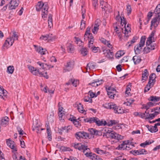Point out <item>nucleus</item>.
Returning a JSON list of instances; mask_svg holds the SVG:
<instances>
[{"mask_svg":"<svg viewBox=\"0 0 160 160\" xmlns=\"http://www.w3.org/2000/svg\"><path fill=\"white\" fill-rule=\"evenodd\" d=\"M87 68L86 69L87 70L88 69V68L89 69H94L96 67V64L94 62H90L88 63L87 66Z\"/></svg>","mask_w":160,"mask_h":160,"instance_id":"obj_27","label":"nucleus"},{"mask_svg":"<svg viewBox=\"0 0 160 160\" xmlns=\"http://www.w3.org/2000/svg\"><path fill=\"white\" fill-rule=\"evenodd\" d=\"M95 123L98 126H102L103 125V121L102 120H100L98 118L96 122Z\"/></svg>","mask_w":160,"mask_h":160,"instance_id":"obj_42","label":"nucleus"},{"mask_svg":"<svg viewBox=\"0 0 160 160\" xmlns=\"http://www.w3.org/2000/svg\"><path fill=\"white\" fill-rule=\"evenodd\" d=\"M8 121V118L7 117H5L3 118H2L1 120V125H4L7 124Z\"/></svg>","mask_w":160,"mask_h":160,"instance_id":"obj_32","label":"nucleus"},{"mask_svg":"<svg viewBox=\"0 0 160 160\" xmlns=\"http://www.w3.org/2000/svg\"><path fill=\"white\" fill-rule=\"evenodd\" d=\"M47 37L48 38V41H53L55 39V37L52 36V34H49L47 35Z\"/></svg>","mask_w":160,"mask_h":160,"instance_id":"obj_38","label":"nucleus"},{"mask_svg":"<svg viewBox=\"0 0 160 160\" xmlns=\"http://www.w3.org/2000/svg\"><path fill=\"white\" fill-rule=\"evenodd\" d=\"M155 11L159 14L160 13V4L158 5L155 9Z\"/></svg>","mask_w":160,"mask_h":160,"instance_id":"obj_62","label":"nucleus"},{"mask_svg":"<svg viewBox=\"0 0 160 160\" xmlns=\"http://www.w3.org/2000/svg\"><path fill=\"white\" fill-rule=\"evenodd\" d=\"M69 120L72 121L74 125L77 128H79L81 126V124L79 121H77L75 117H73L72 118H70Z\"/></svg>","mask_w":160,"mask_h":160,"instance_id":"obj_16","label":"nucleus"},{"mask_svg":"<svg viewBox=\"0 0 160 160\" xmlns=\"http://www.w3.org/2000/svg\"><path fill=\"white\" fill-rule=\"evenodd\" d=\"M146 38L145 36L142 37L140 42L139 44H137L134 47V51L136 54L140 53L142 47L144 46Z\"/></svg>","mask_w":160,"mask_h":160,"instance_id":"obj_4","label":"nucleus"},{"mask_svg":"<svg viewBox=\"0 0 160 160\" xmlns=\"http://www.w3.org/2000/svg\"><path fill=\"white\" fill-rule=\"evenodd\" d=\"M96 152L98 154L102 155V154L104 153V151L100 149L99 148H96Z\"/></svg>","mask_w":160,"mask_h":160,"instance_id":"obj_51","label":"nucleus"},{"mask_svg":"<svg viewBox=\"0 0 160 160\" xmlns=\"http://www.w3.org/2000/svg\"><path fill=\"white\" fill-rule=\"evenodd\" d=\"M101 21L99 19H98L95 21V25L96 26L99 27L100 25Z\"/></svg>","mask_w":160,"mask_h":160,"instance_id":"obj_64","label":"nucleus"},{"mask_svg":"<svg viewBox=\"0 0 160 160\" xmlns=\"http://www.w3.org/2000/svg\"><path fill=\"white\" fill-rule=\"evenodd\" d=\"M48 21V27L51 28L52 26V15L51 14H49Z\"/></svg>","mask_w":160,"mask_h":160,"instance_id":"obj_24","label":"nucleus"},{"mask_svg":"<svg viewBox=\"0 0 160 160\" xmlns=\"http://www.w3.org/2000/svg\"><path fill=\"white\" fill-rule=\"evenodd\" d=\"M62 127V131L63 132L67 133L68 132L69 130L72 129V127L70 126H68L67 127Z\"/></svg>","mask_w":160,"mask_h":160,"instance_id":"obj_29","label":"nucleus"},{"mask_svg":"<svg viewBox=\"0 0 160 160\" xmlns=\"http://www.w3.org/2000/svg\"><path fill=\"white\" fill-rule=\"evenodd\" d=\"M116 135H117V133L113 131L108 130V131H107L106 133H104L103 137H106L107 138L116 139Z\"/></svg>","mask_w":160,"mask_h":160,"instance_id":"obj_5","label":"nucleus"},{"mask_svg":"<svg viewBox=\"0 0 160 160\" xmlns=\"http://www.w3.org/2000/svg\"><path fill=\"white\" fill-rule=\"evenodd\" d=\"M16 32L14 31L13 32V35L12 37L8 38L6 40L5 42L2 46V48L5 49V48H7L10 45V46L12 45L14 42V41L16 40H18V36L16 33Z\"/></svg>","mask_w":160,"mask_h":160,"instance_id":"obj_3","label":"nucleus"},{"mask_svg":"<svg viewBox=\"0 0 160 160\" xmlns=\"http://www.w3.org/2000/svg\"><path fill=\"white\" fill-rule=\"evenodd\" d=\"M152 50L149 47V46H147L144 48L143 51L144 53H148L150 52Z\"/></svg>","mask_w":160,"mask_h":160,"instance_id":"obj_43","label":"nucleus"},{"mask_svg":"<svg viewBox=\"0 0 160 160\" xmlns=\"http://www.w3.org/2000/svg\"><path fill=\"white\" fill-rule=\"evenodd\" d=\"M100 6L101 7L102 10L107 11L108 8L110 7V6L108 4L107 2H104L103 0L100 2Z\"/></svg>","mask_w":160,"mask_h":160,"instance_id":"obj_13","label":"nucleus"},{"mask_svg":"<svg viewBox=\"0 0 160 160\" xmlns=\"http://www.w3.org/2000/svg\"><path fill=\"white\" fill-rule=\"evenodd\" d=\"M74 62L73 60H70L65 65L64 72H69L72 70L74 67Z\"/></svg>","mask_w":160,"mask_h":160,"instance_id":"obj_6","label":"nucleus"},{"mask_svg":"<svg viewBox=\"0 0 160 160\" xmlns=\"http://www.w3.org/2000/svg\"><path fill=\"white\" fill-rule=\"evenodd\" d=\"M81 54L83 56H85L87 54L88 51L85 48H82L80 50Z\"/></svg>","mask_w":160,"mask_h":160,"instance_id":"obj_41","label":"nucleus"},{"mask_svg":"<svg viewBox=\"0 0 160 160\" xmlns=\"http://www.w3.org/2000/svg\"><path fill=\"white\" fill-rule=\"evenodd\" d=\"M117 110L118 112L116 113L118 114H122L124 112L122 108L119 106H118V109H117Z\"/></svg>","mask_w":160,"mask_h":160,"instance_id":"obj_53","label":"nucleus"},{"mask_svg":"<svg viewBox=\"0 0 160 160\" xmlns=\"http://www.w3.org/2000/svg\"><path fill=\"white\" fill-rule=\"evenodd\" d=\"M148 72L147 69L144 71V73L142 74V80H146L147 79L148 75Z\"/></svg>","mask_w":160,"mask_h":160,"instance_id":"obj_22","label":"nucleus"},{"mask_svg":"<svg viewBox=\"0 0 160 160\" xmlns=\"http://www.w3.org/2000/svg\"><path fill=\"white\" fill-rule=\"evenodd\" d=\"M14 71V68L13 66H8L7 69V72L10 74H12Z\"/></svg>","mask_w":160,"mask_h":160,"instance_id":"obj_30","label":"nucleus"},{"mask_svg":"<svg viewBox=\"0 0 160 160\" xmlns=\"http://www.w3.org/2000/svg\"><path fill=\"white\" fill-rule=\"evenodd\" d=\"M156 78V74L154 73H152L150 75L149 80H155Z\"/></svg>","mask_w":160,"mask_h":160,"instance_id":"obj_46","label":"nucleus"},{"mask_svg":"<svg viewBox=\"0 0 160 160\" xmlns=\"http://www.w3.org/2000/svg\"><path fill=\"white\" fill-rule=\"evenodd\" d=\"M132 59L135 64L139 63L141 61V57L137 55L134 56Z\"/></svg>","mask_w":160,"mask_h":160,"instance_id":"obj_19","label":"nucleus"},{"mask_svg":"<svg viewBox=\"0 0 160 160\" xmlns=\"http://www.w3.org/2000/svg\"><path fill=\"white\" fill-rule=\"evenodd\" d=\"M131 85L130 83H129V84L127 85V88L126 89L125 92V94H127L128 95H129V94L130 93V91H131L130 87H131Z\"/></svg>","mask_w":160,"mask_h":160,"instance_id":"obj_35","label":"nucleus"},{"mask_svg":"<svg viewBox=\"0 0 160 160\" xmlns=\"http://www.w3.org/2000/svg\"><path fill=\"white\" fill-rule=\"evenodd\" d=\"M83 109V105L81 103H79V104L78 105V109L79 112L82 113H83V112L85 111Z\"/></svg>","mask_w":160,"mask_h":160,"instance_id":"obj_33","label":"nucleus"},{"mask_svg":"<svg viewBox=\"0 0 160 160\" xmlns=\"http://www.w3.org/2000/svg\"><path fill=\"white\" fill-rule=\"evenodd\" d=\"M121 20V24L123 26V25H126V19L124 17H120Z\"/></svg>","mask_w":160,"mask_h":160,"instance_id":"obj_55","label":"nucleus"},{"mask_svg":"<svg viewBox=\"0 0 160 160\" xmlns=\"http://www.w3.org/2000/svg\"><path fill=\"white\" fill-rule=\"evenodd\" d=\"M0 90L2 92L3 97H5L7 96V91L4 90L3 88L1 86H0Z\"/></svg>","mask_w":160,"mask_h":160,"instance_id":"obj_44","label":"nucleus"},{"mask_svg":"<svg viewBox=\"0 0 160 160\" xmlns=\"http://www.w3.org/2000/svg\"><path fill=\"white\" fill-rule=\"evenodd\" d=\"M88 93L90 94V98H93L94 97H96L97 96L96 95V94L95 93L93 92L92 91H90Z\"/></svg>","mask_w":160,"mask_h":160,"instance_id":"obj_60","label":"nucleus"},{"mask_svg":"<svg viewBox=\"0 0 160 160\" xmlns=\"http://www.w3.org/2000/svg\"><path fill=\"white\" fill-rule=\"evenodd\" d=\"M27 66L30 71L33 75H38L40 74V72H39V69H36L31 65H28Z\"/></svg>","mask_w":160,"mask_h":160,"instance_id":"obj_9","label":"nucleus"},{"mask_svg":"<svg viewBox=\"0 0 160 160\" xmlns=\"http://www.w3.org/2000/svg\"><path fill=\"white\" fill-rule=\"evenodd\" d=\"M84 101L85 102H89L90 103H92V99L89 96H88L87 98H84Z\"/></svg>","mask_w":160,"mask_h":160,"instance_id":"obj_59","label":"nucleus"},{"mask_svg":"<svg viewBox=\"0 0 160 160\" xmlns=\"http://www.w3.org/2000/svg\"><path fill=\"white\" fill-rule=\"evenodd\" d=\"M115 92H110L107 93V94L108 97L112 99H114V96L116 95L114 93Z\"/></svg>","mask_w":160,"mask_h":160,"instance_id":"obj_48","label":"nucleus"},{"mask_svg":"<svg viewBox=\"0 0 160 160\" xmlns=\"http://www.w3.org/2000/svg\"><path fill=\"white\" fill-rule=\"evenodd\" d=\"M126 25H125L124 26V32H123V30H122V32L125 34V35H126V34H128L129 32H130L131 28L129 26V25H127V27H126ZM122 30H123V28H122Z\"/></svg>","mask_w":160,"mask_h":160,"instance_id":"obj_25","label":"nucleus"},{"mask_svg":"<svg viewBox=\"0 0 160 160\" xmlns=\"http://www.w3.org/2000/svg\"><path fill=\"white\" fill-rule=\"evenodd\" d=\"M155 81H149L148 84L145 88V92H147L150 90V88L153 86L155 83Z\"/></svg>","mask_w":160,"mask_h":160,"instance_id":"obj_12","label":"nucleus"},{"mask_svg":"<svg viewBox=\"0 0 160 160\" xmlns=\"http://www.w3.org/2000/svg\"><path fill=\"white\" fill-rule=\"evenodd\" d=\"M74 38L76 40L75 42H76L77 44H78L80 42L81 44V45H82V42L79 38L75 37Z\"/></svg>","mask_w":160,"mask_h":160,"instance_id":"obj_61","label":"nucleus"},{"mask_svg":"<svg viewBox=\"0 0 160 160\" xmlns=\"http://www.w3.org/2000/svg\"><path fill=\"white\" fill-rule=\"evenodd\" d=\"M111 123L109 124V126H111L113 125H115L117 124L118 122H117L115 120H111L110 121Z\"/></svg>","mask_w":160,"mask_h":160,"instance_id":"obj_63","label":"nucleus"},{"mask_svg":"<svg viewBox=\"0 0 160 160\" xmlns=\"http://www.w3.org/2000/svg\"><path fill=\"white\" fill-rule=\"evenodd\" d=\"M88 131L92 135L98 136L102 135V132L100 131L97 130L95 129L91 128L88 129Z\"/></svg>","mask_w":160,"mask_h":160,"instance_id":"obj_11","label":"nucleus"},{"mask_svg":"<svg viewBox=\"0 0 160 160\" xmlns=\"http://www.w3.org/2000/svg\"><path fill=\"white\" fill-rule=\"evenodd\" d=\"M6 143L7 145L13 150L12 152H16L17 151V146L15 142L11 140L10 138L7 140Z\"/></svg>","mask_w":160,"mask_h":160,"instance_id":"obj_8","label":"nucleus"},{"mask_svg":"<svg viewBox=\"0 0 160 160\" xmlns=\"http://www.w3.org/2000/svg\"><path fill=\"white\" fill-rule=\"evenodd\" d=\"M138 38L136 36L134 37L132 39L131 41L130 42H128L126 44V46H128V48H129L132 46V44L136 42V41L137 40Z\"/></svg>","mask_w":160,"mask_h":160,"instance_id":"obj_26","label":"nucleus"},{"mask_svg":"<svg viewBox=\"0 0 160 160\" xmlns=\"http://www.w3.org/2000/svg\"><path fill=\"white\" fill-rule=\"evenodd\" d=\"M124 52L123 51H120L118 52L115 54V57L117 58H119L123 55Z\"/></svg>","mask_w":160,"mask_h":160,"instance_id":"obj_34","label":"nucleus"},{"mask_svg":"<svg viewBox=\"0 0 160 160\" xmlns=\"http://www.w3.org/2000/svg\"><path fill=\"white\" fill-rule=\"evenodd\" d=\"M18 131L19 132V134L21 135H23L24 134H26L23 131L22 129L19 126L17 127Z\"/></svg>","mask_w":160,"mask_h":160,"instance_id":"obj_39","label":"nucleus"},{"mask_svg":"<svg viewBox=\"0 0 160 160\" xmlns=\"http://www.w3.org/2000/svg\"><path fill=\"white\" fill-rule=\"evenodd\" d=\"M155 31H153L149 37L148 38L146 41L147 44H150V43H152V42L155 41V39L154 38Z\"/></svg>","mask_w":160,"mask_h":160,"instance_id":"obj_10","label":"nucleus"},{"mask_svg":"<svg viewBox=\"0 0 160 160\" xmlns=\"http://www.w3.org/2000/svg\"><path fill=\"white\" fill-rule=\"evenodd\" d=\"M110 109H112L114 110V112L115 113L117 112V109H118V106L115 104L112 103Z\"/></svg>","mask_w":160,"mask_h":160,"instance_id":"obj_31","label":"nucleus"},{"mask_svg":"<svg viewBox=\"0 0 160 160\" xmlns=\"http://www.w3.org/2000/svg\"><path fill=\"white\" fill-rule=\"evenodd\" d=\"M37 63L41 67V68L43 69H45L46 68V64H45L42 62H38Z\"/></svg>","mask_w":160,"mask_h":160,"instance_id":"obj_47","label":"nucleus"},{"mask_svg":"<svg viewBox=\"0 0 160 160\" xmlns=\"http://www.w3.org/2000/svg\"><path fill=\"white\" fill-rule=\"evenodd\" d=\"M158 17H156L155 18H153L151 22V27H152V26L153 25H154L155 22L157 21V19H158Z\"/></svg>","mask_w":160,"mask_h":160,"instance_id":"obj_56","label":"nucleus"},{"mask_svg":"<svg viewBox=\"0 0 160 160\" xmlns=\"http://www.w3.org/2000/svg\"><path fill=\"white\" fill-rule=\"evenodd\" d=\"M90 27H88L87 28V30L85 33L89 34V35H90V38H92V37H93L92 36V34L90 33Z\"/></svg>","mask_w":160,"mask_h":160,"instance_id":"obj_52","label":"nucleus"},{"mask_svg":"<svg viewBox=\"0 0 160 160\" xmlns=\"http://www.w3.org/2000/svg\"><path fill=\"white\" fill-rule=\"evenodd\" d=\"M36 8L38 11H41L42 18H46L47 17L48 6L47 2L43 3L42 1L38 2L36 6Z\"/></svg>","mask_w":160,"mask_h":160,"instance_id":"obj_2","label":"nucleus"},{"mask_svg":"<svg viewBox=\"0 0 160 160\" xmlns=\"http://www.w3.org/2000/svg\"><path fill=\"white\" fill-rule=\"evenodd\" d=\"M97 118H98L96 117H91L84 119L83 120L85 122H89L90 123H95Z\"/></svg>","mask_w":160,"mask_h":160,"instance_id":"obj_15","label":"nucleus"},{"mask_svg":"<svg viewBox=\"0 0 160 160\" xmlns=\"http://www.w3.org/2000/svg\"><path fill=\"white\" fill-rule=\"evenodd\" d=\"M146 45L147 46H149L151 50H153L155 49V46H156V45L155 44H153L152 43H150V44H147L146 43Z\"/></svg>","mask_w":160,"mask_h":160,"instance_id":"obj_49","label":"nucleus"},{"mask_svg":"<svg viewBox=\"0 0 160 160\" xmlns=\"http://www.w3.org/2000/svg\"><path fill=\"white\" fill-rule=\"evenodd\" d=\"M106 89L107 93H108L109 92H116V89L113 88L111 87H109L108 88L106 87Z\"/></svg>","mask_w":160,"mask_h":160,"instance_id":"obj_40","label":"nucleus"},{"mask_svg":"<svg viewBox=\"0 0 160 160\" xmlns=\"http://www.w3.org/2000/svg\"><path fill=\"white\" fill-rule=\"evenodd\" d=\"M9 3L11 5L9 8L11 10L15 9L18 5V3L17 2L16 0H11Z\"/></svg>","mask_w":160,"mask_h":160,"instance_id":"obj_17","label":"nucleus"},{"mask_svg":"<svg viewBox=\"0 0 160 160\" xmlns=\"http://www.w3.org/2000/svg\"><path fill=\"white\" fill-rule=\"evenodd\" d=\"M126 10L127 11V14L128 16L130 15L132 12V9L131 6L129 5H127Z\"/></svg>","mask_w":160,"mask_h":160,"instance_id":"obj_37","label":"nucleus"},{"mask_svg":"<svg viewBox=\"0 0 160 160\" xmlns=\"http://www.w3.org/2000/svg\"><path fill=\"white\" fill-rule=\"evenodd\" d=\"M149 101H153L154 102L159 101L160 100V97L157 96H152L150 97L148 99Z\"/></svg>","mask_w":160,"mask_h":160,"instance_id":"obj_23","label":"nucleus"},{"mask_svg":"<svg viewBox=\"0 0 160 160\" xmlns=\"http://www.w3.org/2000/svg\"><path fill=\"white\" fill-rule=\"evenodd\" d=\"M139 155L141 154H147V151L144 149H139Z\"/></svg>","mask_w":160,"mask_h":160,"instance_id":"obj_58","label":"nucleus"},{"mask_svg":"<svg viewBox=\"0 0 160 160\" xmlns=\"http://www.w3.org/2000/svg\"><path fill=\"white\" fill-rule=\"evenodd\" d=\"M98 27H99L94 25L93 29L92 30V32L94 34L97 33V31L99 29Z\"/></svg>","mask_w":160,"mask_h":160,"instance_id":"obj_54","label":"nucleus"},{"mask_svg":"<svg viewBox=\"0 0 160 160\" xmlns=\"http://www.w3.org/2000/svg\"><path fill=\"white\" fill-rule=\"evenodd\" d=\"M85 27V22L83 20H82L81 22L80 29L81 30L84 29Z\"/></svg>","mask_w":160,"mask_h":160,"instance_id":"obj_50","label":"nucleus"},{"mask_svg":"<svg viewBox=\"0 0 160 160\" xmlns=\"http://www.w3.org/2000/svg\"><path fill=\"white\" fill-rule=\"evenodd\" d=\"M75 135L78 139H80L81 138H87L89 137L88 133L84 131L78 132L75 134Z\"/></svg>","mask_w":160,"mask_h":160,"instance_id":"obj_7","label":"nucleus"},{"mask_svg":"<svg viewBox=\"0 0 160 160\" xmlns=\"http://www.w3.org/2000/svg\"><path fill=\"white\" fill-rule=\"evenodd\" d=\"M67 46L68 52L69 53H73L74 50V48L73 45L71 43H68Z\"/></svg>","mask_w":160,"mask_h":160,"instance_id":"obj_18","label":"nucleus"},{"mask_svg":"<svg viewBox=\"0 0 160 160\" xmlns=\"http://www.w3.org/2000/svg\"><path fill=\"white\" fill-rule=\"evenodd\" d=\"M158 128H157V129H156V128H154V126H151L149 131H150L151 132H158Z\"/></svg>","mask_w":160,"mask_h":160,"instance_id":"obj_45","label":"nucleus"},{"mask_svg":"<svg viewBox=\"0 0 160 160\" xmlns=\"http://www.w3.org/2000/svg\"><path fill=\"white\" fill-rule=\"evenodd\" d=\"M39 75L40 76L43 77L46 79H47L48 78V76L47 75V72L43 73L41 72L40 74H39Z\"/></svg>","mask_w":160,"mask_h":160,"instance_id":"obj_57","label":"nucleus"},{"mask_svg":"<svg viewBox=\"0 0 160 160\" xmlns=\"http://www.w3.org/2000/svg\"><path fill=\"white\" fill-rule=\"evenodd\" d=\"M94 40L93 37H92V38H90V40L89 41L88 47L91 49L94 47V46L93 45Z\"/></svg>","mask_w":160,"mask_h":160,"instance_id":"obj_28","label":"nucleus"},{"mask_svg":"<svg viewBox=\"0 0 160 160\" xmlns=\"http://www.w3.org/2000/svg\"><path fill=\"white\" fill-rule=\"evenodd\" d=\"M104 53H106V56L108 58H111L113 56V52L111 51L110 49H108L104 51Z\"/></svg>","mask_w":160,"mask_h":160,"instance_id":"obj_21","label":"nucleus"},{"mask_svg":"<svg viewBox=\"0 0 160 160\" xmlns=\"http://www.w3.org/2000/svg\"><path fill=\"white\" fill-rule=\"evenodd\" d=\"M32 128V130L38 133H40L41 131L44 129L41 128L39 125H35L34 123L33 124Z\"/></svg>","mask_w":160,"mask_h":160,"instance_id":"obj_14","label":"nucleus"},{"mask_svg":"<svg viewBox=\"0 0 160 160\" xmlns=\"http://www.w3.org/2000/svg\"><path fill=\"white\" fill-rule=\"evenodd\" d=\"M37 51L41 55H44L47 52V50L45 48H43L42 47H39L37 50Z\"/></svg>","mask_w":160,"mask_h":160,"instance_id":"obj_20","label":"nucleus"},{"mask_svg":"<svg viewBox=\"0 0 160 160\" xmlns=\"http://www.w3.org/2000/svg\"><path fill=\"white\" fill-rule=\"evenodd\" d=\"M126 146V144L123 143V142L122 143L118 145L117 149H123V150H125Z\"/></svg>","mask_w":160,"mask_h":160,"instance_id":"obj_36","label":"nucleus"},{"mask_svg":"<svg viewBox=\"0 0 160 160\" xmlns=\"http://www.w3.org/2000/svg\"><path fill=\"white\" fill-rule=\"evenodd\" d=\"M74 147L75 149H78L80 151L82 150L83 153H85L86 151H87V152L85 153L86 157H89L92 160H96L97 155L90 152V149L88 148V146L85 145V143L82 144V143H74Z\"/></svg>","mask_w":160,"mask_h":160,"instance_id":"obj_1","label":"nucleus"}]
</instances>
